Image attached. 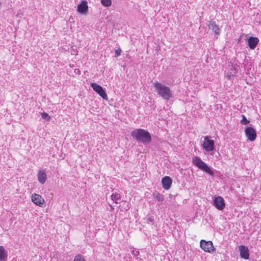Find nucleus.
<instances>
[{"instance_id":"1","label":"nucleus","mask_w":261,"mask_h":261,"mask_svg":"<svg viewBox=\"0 0 261 261\" xmlns=\"http://www.w3.org/2000/svg\"><path fill=\"white\" fill-rule=\"evenodd\" d=\"M131 136L135 138L138 142L143 144H148L151 141V137L150 133L143 129H136L131 133Z\"/></svg>"},{"instance_id":"2","label":"nucleus","mask_w":261,"mask_h":261,"mask_svg":"<svg viewBox=\"0 0 261 261\" xmlns=\"http://www.w3.org/2000/svg\"><path fill=\"white\" fill-rule=\"evenodd\" d=\"M154 87L158 94L165 100L173 97V94L169 87L158 82L153 83Z\"/></svg>"},{"instance_id":"3","label":"nucleus","mask_w":261,"mask_h":261,"mask_svg":"<svg viewBox=\"0 0 261 261\" xmlns=\"http://www.w3.org/2000/svg\"><path fill=\"white\" fill-rule=\"evenodd\" d=\"M193 163L200 170L206 172L211 175H214L213 171L204 162L199 158L195 156L193 159Z\"/></svg>"},{"instance_id":"4","label":"nucleus","mask_w":261,"mask_h":261,"mask_svg":"<svg viewBox=\"0 0 261 261\" xmlns=\"http://www.w3.org/2000/svg\"><path fill=\"white\" fill-rule=\"evenodd\" d=\"M193 163L200 170L206 172L211 175H214L213 171L204 162L199 158L195 156L193 159Z\"/></svg>"},{"instance_id":"5","label":"nucleus","mask_w":261,"mask_h":261,"mask_svg":"<svg viewBox=\"0 0 261 261\" xmlns=\"http://www.w3.org/2000/svg\"><path fill=\"white\" fill-rule=\"evenodd\" d=\"M200 247L205 252L212 253L215 250L212 241H206L202 240L200 241Z\"/></svg>"},{"instance_id":"6","label":"nucleus","mask_w":261,"mask_h":261,"mask_svg":"<svg viewBox=\"0 0 261 261\" xmlns=\"http://www.w3.org/2000/svg\"><path fill=\"white\" fill-rule=\"evenodd\" d=\"M210 138V136H208L204 138L203 147L207 151H211L214 149V141Z\"/></svg>"},{"instance_id":"7","label":"nucleus","mask_w":261,"mask_h":261,"mask_svg":"<svg viewBox=\"0 0 261 261\" xmlns=\"http://www.w3.org/2000/svg\"><path fill=\"white\" fill-rule=\"evenodd\" d=\"M91 87L103 99L108 100V96L102 87L96 83H91Z\"/></svg>"},{"instance_id":"8","label":"nucleus","mask_w":261,"mask_h":261,"mask_svg":"<svg viewBox=\"0 0 261 261\" xmlns=\"http://www.w3.org/2000/svg\"><path fill=\"white\" fill-rule=\"evenodd\" d=\"M245 135L249 140L253 141L256 138V133L252 127H247L245 130Z\"/></svg>"},{"instance_id":"9","label":"nucleus","mask_w":261,"mask_h":261,"mask_svg":"<svg viewBox=\"0 0 261 261\" xmlns=\"http://www.w3.org/2000/svg\"><path fill=\"white\" fill-rule=\"evenodd\" d=\"M214 205L219 210H223L225 206L224 199L220 196H217L214 198Z\"/></svg>"},{"instance_id":"10","label":"nucleus","mask_w":261,"mask_h":261,"mask_svg":"<svg viewBox=\"0 0 261 261\" xmlns=\"http://www.w3.org/2000/svg\"><path fill=\"white\" fill-rule=\"evenodd\" d=\"M31 198L32 202L36 205L40 207L43 206L44 200L41 195L34 193L32 194Z\"/></svg>"},{"instance_id":"11","label":"nucleus","mask_w":261,"mask_h":261,"mask_svg":"<svg viewBox=\"0 0 261 261\" xmlns=\"http://www.w3.org/2000/svg\"><path fill=\"white\" fill-rule=\"evenodd\" d=\"M88 7L86 0H83L81 3L77 6V11L82 14H86L88 13Z\"/></svg>"},{"instance_id":"12","label":"nucleus","mask_w":261,"mask_h":261,"mask_svg":"<svg viewBox=\"0 0 261 261\" xmlns=\"http://www.w3.org/2000/svg\"><path fill=\"white\" fill-rule=\"evenodd\" d=\"M172 182V180L169 176H165L162 179V186L165 190H168L170 188Z\"/></svg>"},{"instance_id":"13","label":"nucleus","mask_w":261,"mask_h":261,"mask_svg":"<svg viewBox=\"0 0 261 261\" xmlns=\"http://www.w3.org/2000/svg\"><path fill=\"white\" fill-rule=\"evenodd\" d=\"M241 257L244 259H248L249 257L248 248L244 246L241 245L239 247Z\"/></svg>"},{"instance_id":"14","label":"nucleus","mask_w":261,"mask_h":261,"mask_svg":"<svg viewBox=\"0 0 261 261\" xmlns=\"http://www.w3.org/2000/svg\"><path fill=\"white\" fill-rule=\"evenodd\" d=\"M208 27L209 29L212 30L216 35H218L220 34V29L219 25L216 24L215 22L210 21L208 23Z\"/></svg>"},{"instance_id":"15","label":"nucleus","mask_w":261,"mask_h":261,"mask_svg":"<svg viewBox=\"0 0 261 261\" xmlns=\"http://www.w3.org/2000/svg\"><path fill=\"white\" fill-rule=\"evenodd\" d=\"M259 40L257 37H251L248 39V43L249 47L253 49L258 44Z\"/></svg>"},{"instance_id":"16","label":"nucleus","mask_w":261,"mask_h":261,"mask_svg":"<svg viewBox=\"0 0 261 261\" xmlns=\"http://www.w3.org/2000/svg\"><path fill=\"white\" fill-rule=\"evenodd\" d=\"M37 176L38 181L42 184H43L47 179L46 174L44 170H40L38 171Z\"/></svg>"},{"instance_id":"17","label":"nucleus","mask_w":261,"mask_h":261,"mask_svg":"<svg viewBox=\"0 0 261 261\" xmlns=\"http://www.w3.org/2000/svg\"><path fill=\"white\" fill-rule=\"evenodd\" d=\"M112 200L116 203H119L121 201L120 194L117 193H114L111 195Z\"/></svg>"},{"instance_id":"18","label":"nucleus","mask_w":261,"mask_h":261,"mask_svg":"<svg viewBox=\"0 0 261 261\" xmlns=\"http://www.w3.org/2000/svg\"><path fill=\"white\" fill-rule=\"evenodd\" d=\"M153 196L156 200L160 202H162L164 199V196L158 192H154L153 194Z\"/></svg>"},{"instance_id":"19","label":"nucleus","mask_w":261,"mask_h":261,"mask_svg":"<svg viewBox=\"0 0 261 261\" xmlns=\"http://www.w3.org/2000/svg\"><path fill=\"white\" fill-rule=\"evenodd\" d=\"M7 256L5 249L3 246H0V261H2Z\"/></svg>"},{"instance_id":"20","label":"nucleus","mask_w":261,"mask_h":261,"mask_svg":"<svg viewBox=\"0 0 261 261\" xmlns=\"http://www.w3.org/2000/svg\"><path fill=\"white\" fill-rule=\"evenodd\" d=\"M102 5L105 7H109L111 5V0H101Z\"/></svg>"},{"instance_id":"21","label":"nucleus","mask_w":261,"mask_h":261,"mask_svg":"<svg viewBox=\"0 0 261 261\" xmlns=\"http://www.w3.org/2000/svg\"><path fill=\"white\" fill-rule=\"evenodd\" d=\"M73 261H86V260L81 254H79L74 257Z\"/></svg>"},{"instance_id":"22","label":"nucleus","mask_w":261,"mask_h":261,"mask_svg":"<svg viewBox=\"0 0 261 261\" xmlns=\"http://www.w3.org/2000/svg\"><path fill=\"white\" fill-rule=\"evenodd\" d=\"M243 119L241 120V123L242 124L246 125L249 123V121L247 119L244 115H242Z\"/></svg>"},{"instance_id":"23","label":"nucleus","mask_w":261,"mask_h":261,"mask_svg":"<svg viewBox=\"0 0 261 261\" xmlns=\"http://www.w3.org/2000/svg\"><path fill=\"white\" fill-rule=\"evenodd\" d=\"M41 117L43 119H45L46 120H49L50 118L48 114L45 112L41 113Z\"/></svg>"},{"instance_id":"24","label":"nucleus","mask_w":261,"mask_h":261,"mask_svg":"<svg viewBox=\"0 0 261 261\" xmlns=\"http://www.w3.org/2000/svg\"><path fill=\"white\" fill-rule=\"evenodd\" d=\"M121 49H118L115 50V57H117L118 56H120L121 55Z\"/></svg>"},{"instance_id":"25","label":"nucleus","mask_w":261,"mask_h":261,"mask_svg":"<svg viewBox=\"0 0 261 261\" xmlns=\"http://www.w3.org/2000/svg\"><path fill=\"white\" fill-rule=\"evenodd\" d=\"M148 220L150 222H152L153 221V219L151 217H149L148 218Z\"/></svg>"},{"instance_id":"26","label":"nucleus","mask_w":261,"mask_h":261,"mask_svg":"<svg viewBox=\"0 0 261 261\" xmlns=\"http://www.w3.org/2000/svg\"><path fill=\"white\" fill-rule=\"evenodd\" d=\"M228 76H229V79H230V78H231V75H228Z\"/></svg>"},{"instance_id":"27","label":"nucleus","mask_w":261,"mask_h":261,"mask_svg":"<svg viewBox=\"0 0 261 261\" xmlns=\"http://www.w3.org/2000/svg\"><path fill=\"white\" fill-rule=\"evenodd\" d=\"M111 208L112 210H113V207L112 206H111Z\"/></svg>"}]
</instances>
